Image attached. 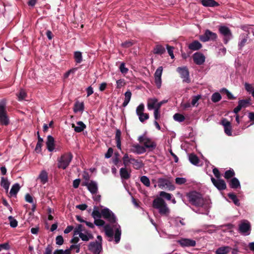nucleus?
<instances>
[{
    "label": "nucleus",
    "mask_w": 254,
    "mask_h": 254,
    "mask_svg": "<svg viewBox=\"0 0 254 254\" xmlns=\"http://www.w3.org/2000/svg\"><path fill=\"white\" fill-rule=\"evenodd\" d=\"M94 224L98 226H103L105 225V222L101 219H95Z\"/></svg>",
    "instance_id": "obj_57"
},
{
    "label": "nucleus",
    "mask_w": 254,
    "mask_h": 254,
    "mask_svg": "<svg viewBox=\"0 0 254 254\" xmlns=\"http://www.w3.org/2000/svg\"><path fill=\"white\" fill-rule=\"evenodd\" d=\"M20 188V187L18 184L16 183L14 184L10 190L9 194H10V195H16L18 191L19 190Z\"/></svg>",
    "instance_id": "obj_35"
},
{
    "label": "nucleus",
    "mask_w": 254,
    "mask_h": 254,
    "mask_svg": "<svg viewBox=\"0 0 254 254\" xmlns=\"http://www.w3.org/2000/svg\"><path fill=\"white\" fill-rule=\"evenodd\" d=\"M240 41L238 43V47L239 49H242L245 45L248 43V41L249 38L248 34H242L240 37Z\"/></svg>",
    "instance_id": "obj_17"
},
{
    "label": "nucleus",
    "mask_w": 254,
    "mask_h": 254,
    "mask_svg": "<svg viewBox=\"0 0 254 254\" xmlns=\"http://www.w3.org/2000/svg\"><path fill=\"white\" fill-rule=\"evenodd\" d=\"M221 124L223 126L225 133L228 136L232 135V126L231 123L226 119L221 120Z\"/></svg>",
    "instance_id": "obj_16"
},
{
    "label": "nucleus",
    "mask_w": 254,
    "mask_h": 254,
    "mask_svg": "<svg viewBox=\"0 0 254 254\" xmlns=\"http://www.w3.org/2000/svg\"><path fill=\"white\" fill-rule=\"evenodd\" d=\"M174 119L179 122H182L185 120V116L181 114L176 113L173 116Z\"/></svg>",
    "instance_id": "obj_48"
},
{
    "label": "nucleus",
    "mask_w": 254,
    "mask_h": 254,
    "mask_svg": "<svg viewBox=\"0 0 254 254\" xmlns=\"http://www.w3.org/2000/svg\"><path fill=\"white\" fill-rule=\"evenodd\" d=\"M121 230L120 229V227L119 228H117L115 230V241L116 243H118L121 239Z\"/></svg>",
    "instance_id": "obj_43"
},
{
    "label": "nucleus",
    "mask_w": 254,
    "mask_h": 254,
    "mask_svg": "<svg viewBox=\"0 0 254 254\" xmlns=\"http://www.w3.org/2000/svg\"><path fill=\"white\" fill-rule=\"evenodd\" d=\"M131 92L130 90H127L125 94V98L123 103V107H126L130 101L131 97Z\"/></svg>",
    "instance_id": "obj_30"
},
{
    "label": "nucleus",
    "mask_w": 254,
    "mask_h": 254,
    "mask_svg": "<svg viewBox=\"0 0 254 254\" xmlns=\"http://www.w3.org/2000/svg\"><path fill=\"white\" fill-rule=\"evenodd\" d=\"M165 186L169 189V190H175V186L172 184V183L168 180H166V185Z\"/></svg>",
    "instance_id": "obj_63"
},
{
    "label": "nucleus",
    "mask_w": 254,
    "mask_h": 254,
    "mask_svg": "<svg viewBox=\"0 0 254 254\" xmlns=\"http://www.w3.org/2000/svg\"><path fill=\"white\" fill-rule=\"evenodd\" d=\"M113 149L112 147H110L108 149L107 152L106 153L105 155V157L106 158H110L113 154Z\"/></svg>",
    "instance_id": "obj_64"
},
{
    "label": "nucleus",
    "mask_w": 254,
    "mask_h": 254,
    "mask_svg": "<svg viewBox=\"0 0 254 254\" xmlns=\"http://www.w3.org/2000/svg\"><path fill=\"white\" fill-rule=\"evenodd\" d=\"M144 111V105L143 103H141L137 107L136 109V113L138 116H140Z\"/></svg>",
    "instance_id": "obj_46"
},
{
    "label": "nucleus",
    "mask_w": 254,
    "mask_h": 254,
    "mask_svg": "<svg viewBox=\"0 0 254 254\" xmlns=\"http://www.w3.org/2000/svg\"><path fill=\"white\" fill-rule=\"evenodd\" d=\"M188 48L191 50L197 51L202 48V44L199 41L194 40L189 45Z\"/></svg>",
    "instance_id": "obj_21"
},
{
    "label": "nucleus",
    "mask_w": 254,
    "mask_h": 254,
    "mask_svg": "<svg viewBox=\"0 0 254 254\" xmlns=\"http://www.w3.org/2000/svg\"><path fill=\"white\" fill-rule=\"evenodd\" d=\"M211 181L213 185L220 191L226 189L227 186L224 180L219 179H215L213 177L211 178Z\"/></svg>",
    "instance_id": "obj_12"
},
{
    "label": "nucleus",
    "mask_w": 254,
    "mask_h": 254,
    "mask_svg": "<svg viewBox=\"0 0 254 254\" xmlns=\"http://www.w3.org/2000/svg\"><path fill=\"white\" fill-rule=\"evenodd\" d=\"M187 196L189 202L196 207H202L204 204L202 194L196 191L189 192Z\"/></svg>",
    "instance_id": "obj_2"
},
{
    "label": "nucleus",
    "mask_w": 254,
    "mask_h": 254,
    "mask_svg": "<svg viewBox=\"0 0 254 254\" xmlns=\"http://www.w3.org/2000/svg\"><path fill=\"white\" fill-rule=\"evenodd\" d=\"M73 158L71 153L67 152L62 154L57 159V167L59 169H66L69 165Z\"/></svg>",
    "instance_id": "obj_4"
},
{
    "label": "nucleus",
    "mask_w": 254,
    "mask_h": 254,
    "mask_svg": "<svg viewBox=\"0 0 254 254\" xmlns=\"http://www.w3.org/2000/svg\"><path fill=\"white\" fill-rule=\"evenodd\" d=\"M166 48L168 51V53L170 56L171 57L172 59H174L175 57L173 54V50L174 49V47L171 46L168 44L166 45Z\"/></svg>",
    "instance_id": "obj_53"
},
{
    "label": "nucleus",
    "mask_w": 254,
    "mask_h": 254,
    "mask_svg": "<svg viewBox=\"0 0 254 254\" xmlns=\"http://www.w3.org/2000/svg\"><path fill=\"white\" fill-rule=\"evenodd\" d=\"M239 104L242 108H246L251 105V99L240 100L238 102Z\"/></svg>",
    "instance_id": "obj_39"
},
{
    "label": "nucleus",
    "mask_w": 254,
    "mask_h": 254,
    "mask_svg": "<svg viewBox=\"0 0 254 254\" xmlns=\"http://www.w3.org/2000/svg\"><path fill=\"white\" fill-rule=\"evenodd\" d=\"M120 174L121 178L124 180H128L130 178L131 176L130 171L128 172L126 169V167L120 169Z\"/></svg>",
    "instance_id": "obj_22"
},
{
    "label": "nucleus",
    "mask_w": 254,
    "mask_h": 254,
    "mask_svg": "<svg viewBox=\"0 0 254 254\" xmlns=\"http://www.w3.org/2000/svg\"><path fill=\"white\" fill-rule=\"evenodd\" d=\"M78 126H76L74 124H71V127L74 128V131L76 132H81L86 128V125L81 121H79L76 123Z\"/></svg>",
    "instance_id": "obj_19"
},
{
    "label": "nucleus",
    "mask_w": 254,
    "mask_h": 254,
    "mask_svg": "<svg viewBox=\"0 0 254 254\" xmlns=\"http://www.w3.org/2000/svg\"><path fill=\"white\" fill-rule=\"evenodd\" d=\"M163 71L162 66H159L155 71L154 77H161Z\"/></svg>",
    "instance_id": "obj_58"
},
{
    "label": "nucleus",
    "mask_w": 254,
    "mask_h": 254,
    "mask_svg": "<svg viewBox=\"0 0 254 254\" xmlns=\"http://www.w3.org/2000/svg\"><path fill=\"white\" fill-rule=\"evenodd\" d=\"M141 182L146 187L150 186V180L148 178L145 176H143L140 178Z\"/></svg>",
    "instance_id": "obj_49"
},
{
    "label": "nucleus",
    "mask_w": 254,
    "mask_h": 254,
    "mask_svg": "<svg viewBox=\"0 0 254 254\" xmlns=\"http://www.w3.org/2000/svg\"><path fill=\"white\" fill-rule=\"evenodd\" d=\"M177 243L182 247H191L196 245L195 241L188 238H181L177 241Z\"/></svg>",
    "instance_id": "obj_13"
},
{
    "label": "nucleus",
    "mask_w": 254,
    "mask_h": 254,
    "mask_svg": "<svg viewBox=\"0 0 254 254\" xmlns=\"http://www.w3.org/2000/svg\"><path fill=\"white\" fill-rule=\"evenodd\" d=\"M219 33L224 36L223 42L226 44L232 37L231 30L226 26H220L218 28Z\"/></svg>",
    "instance_id": "obj_7"
},
{
    "label": "nucleus",
    "mask_w": 254,
    "mask_h": 254,
    "mask_svg": "<svg viewBox=\"0 0 254 254\" xmlns=\"http://www.w3.org/2000/svg\"><path fill=\"white\" fill-rule=\"evenodd\" d=\"M84 105L83 102L79 103L77 102L74 104V107L73 109V111L75 113H76L78 111L82 112L84 110Z\"/></svg>",
    "instance_id": "obj_37"
},
{
    "label": "nucleus",
    "mask_w": 254,
    "mask_h": 254,
    "mask_svg": "<svg viewBox=\"0 0 254 254\" xmlns=\"http://www.w3.org/2000/svg\"><path fill=\"white\" fill-rule=\"evenodd\" d=\"M221 96L218 92L213 93L211 96V101L214 103H216L221 99Z\"/></svg>",
    "instance_id": "obj_44"
},
{
    "label": "nucleus",
    "mask_w": 254,
    "mask_h": 254,
    "mask_svg": "<svg viewBox=\"0 0 254 254\" xmlns=\"http://www.w3.org/2000/svg\"><path fill=\"white\" fill-rule=\"evenodd\" d=\"M39 178L40 179L41 183L45 184L48 181V173L46 171H42L39 175Z\"/></svg>",
    "instance_id": "obj_31"
},
{
    "label": "nucleus",
    "mask_w": 254,
    "mask_h": 254,
    "mask_svg": "<svg viewBox=\"0 0 254 254\" xmlns=\"http://www.w3.org/2000/svg\"><path fill=\"white\" fill-rule=\"evenodd\" d=\"M228 196L230 199H231L233 201V202L234 203L235 205L238 206L239 205V200L235 194H234V193H229L228 194Z\"/></svg>",
    "instance_id": "obj_42"
},
{
    "label": "nucleus",
    "mask_w": 254,
    "mask_h": 254,
    "mask_svg": "<svg viewBox=\"0 0 254 254\" xmlns=\"http://www.w3.org/2000/svg\"><path fill=\"white\" fill-rule=\"evenodd\" d=\"M152 207L158 210L159 214L162 216L169 215L170 210L165 200L161 197L155 198L152 202Z\"/></svg>",
    "instance_id": "obj_1"
},
{
    "label": "nucleus",
    "mask_w": 254,
    "mask_h": 254,
    "mask_svg": "<svg viewBox=\"0 0 254 254\" xmlns=\"http://www.w3.org/2000/svg\"><path fill=\"white\" fill-rule=\"evenodd\" d=\"M235 173L234 171L233 170V169H230L229 170L225 171L224 175V177L225 178V179H226L227 180H229L231 178L232 179L233 178H234V177L235 176Z\"/></svg>",
    "instance_id": "obj_38"
},
{
    "label": "nucleus",
    "mask_w": 254,
    "mask_h": 254,
    "mask_svg": "<svg viewBox=\"0 0 254 254\" xmlns=\"http://www.w3.org/2000/svg\"><path fill=\"white\" fill-rule=\"evenodd\" d=\"M125 63H122L119 66L120 71L123 74H127L128 71V69L126 67Z\"/></svg>",
    "instance_id": "obj_51"
},
{
    "label": "nucleus",
    "mask_w": 254,
    "mask_h": 254,
    "mask_svg": "<svg viewBox=\"0 0 254 254\" xmlns=\"http://www.w3.org/2000/svg\"><path fill=\"white\" fill-rule=\"evenodd\" d=\"M91 215L94 219L100 218L102 217V212H100L97 209V207H94V209L93 210Z\"/></svg>",
    "instance_id": "obj_45"
},
{
    "label": "nucleus",
    "mask_w": 254,
    "mask_h": 254,
    "mask_svg": "<svg viewBox=\"0 0 254 254\" xmlns=\"http://www.w3.org/2000/svg\"><path fill=\"white\" fill-rule=\"evenodd\" d=\"M102 217L107 220L110 223L114 224L116 222V217L115 214L109 208H105L101 210Z\"/></svg>",
    "instance_id": "obj_8"
},
{
    "label": "nucleus",
    "mask_w": 254,
    "mask_h": 254,
    "mask_svg": "<svg viewBox=\"0 0 254 254\" xmlns=\"http://www.w3.org/2000/svg\"><path fill=\"white\" fill-rule=\"evenodd\" d=\"M123 164L125 167H127L128 163L131 162V158H129V156L127 153L125 154L123 158Z\"/></svg>",
    "instance_id": "obj_50"
},
{
    "label": "nucleus",
    "mask_w": 254,
    "mask_h": 254,
    "mask_svg": "<svg viewBox=\"0 0 254 254\" xmlns=\"http://www.w3.org/2000/svg\"><path fill=\"white\" fill-rule=\"evenodd\" d=\"M245 88L246 91L249 93H251L254 90V89L252 85L248 83H245Z\"/></svg>",
    "instance_id": "obj_60"
},
{
    "label": "nucleus",
    "mask_w": 254,
    "mask_h": 254,
    "mask_svg": "<svg viewBox=\"0 0 254 254\" xmlns=\"http://www.w3.org/2000/svg\"><path fill=\"white\" fill-rule=\"evenodd\" d=\"M138 140L141 143H143L144 147L148 148L149 151H152L156 147L155 142L152 141L150 138H148L144 136H140L138 137Z\"/></svg>",
    "instance_id": "obj_5"
},
{
    "label": "nucleus",
    "mask_w": 254,
    "mask_h": 254,
    "mask_svg": "<svg viewBox=\"0 0 254 254\" xmlns=\"http://www.w3.org/2000/svg\"><path fill=\"white\" fill-rule=\"evenodd\" d=\"M217 38L216 33L212 32L210 30L207 29L205 30V33L199 36V40L203 42H205L208 41H215Z\"/></svg>",
    "instance_id": "obj_9"
},
{
    "label": "nucleus",
    "mask_w": 254,
    "mask_h": 254,
    "mask_svg": "<svg viewBox=\"0 0 254 254\" xmlns=\"http://www.w3.org/2000/svg\"><path fill=\"white\" fill-rule=\"evenodd\" d=\"M10 124V119L6 110V103L5 100L0 102V125L7 126Z\"/></svg>",
    "instance_id": "obj_3"
},
{
    "label": "nucleus",
    "mask_w": 254,
    "mask_h": 254,
    "mask_svg": "<svg viewBox=\"0 0 254 254\" xmlns=\"http://www.w3.org/2000/svg\"><path fill=\"white\" fill-rule=\"evenodd\" d=\"M251 230V226L250 223L247 221L244 220L241 222L239 225V231L240 233L243 234L245 235H249Z\"/></svg>",
    "instance_id": "obj_11"
},
{
    "label": "nucleus",
    "mask_w": 254,
    "mask_h": 254,
    "mask_svg": "<svg viewBox=\"0 0 254 254\" xmlns=\"http://www.w3.org/2000/svg\"><path fill=\"white\" fill-rule=\"evenodd\" d=\"M231 248L229 246H223L218 248L215 251V254H228L231 251Z\"/></svg>",
    "instance_id": "obj_24"
},
{
    "label": "nucleus",
    "mask_w": 254,
    "mask_h": 254,
    "mask_svg": "<svg viewBox=\"0 0 254 254\" xmlns=\"http://www.w3.org/2000/svg\"><path fill=\"white\" fill-rule=\"evenodd\" d=\"M121 131L119 129H117L115 135L117 147L118 149H121Z\"/></svg>",
    "instance_id": "obj_26"
},
{
    "label": "nucleus",
    "mask_w": 254,
    "mask_h": 254,
    "mask_svg": "<svg viewBox=\"0 0 254 254\" xmlns=\"http://www.w3.org/2000/svg\"><path fill=\"white\" fill-rule=\"evenodd\" d=\"M154 117L155 119V120H158L160 118V109L155 108L154 109Z\"/></svg>",
    "instance_id": "obj_62"
},
{
    "label": "nucleus",
    "mask_w": 254,
    "mask_h": 254,
    "mask_svg": "<svg viewBox=\"0 0 254 254\" xmlns=\"http://www.w3.org/2000/svg\"><path fill=\"white\" fill-rule=\"evenodd\" d=\"M177 71L180 74V77L183 79V82L190 83L191 82L190 77V72L186 66L178 67Z\"/></svg>",
    "instance_id": "obj_6"
},
{
    "label": "nucleus",
    "mask_w": 254,
    "mask_h": 254,
    "mask_svg": "<svg viewBox=\"0 0 254 254\" xmlns=\"http://www.w3.org/2000/svg\"><path fill=\"white\" fill-rule=\"evenodd\" d=\"M53 248L51 245H48L44 254H52Z\"/></svg>",
    "instance_id": "obj_61"
},
{
    "label": "nucleus",
    "mask_w": 254,
    "mask_h": 254,
    "mask_svg": "<svg viewBox=\"0 0 254 254\" xmlns=\"http://www.w3.org/2000/svg\"><path fill=\"white\" fill-rule=\"evenodd\" d=\"M9 221V224L12 228H15L17 226L18 222L12 216H9L8 217Z\"/></svg>",
    "instance_id": "obj_47"
},
{
    "label": "nucleus",
    "mask_w": 254,
    "mask_h": 254,
    "mask_svg": "<svg viewBox=\"0 0 254 254\" xmlns=\"http://www.w3.org/2000/svg\"><path fill=\"white\" fill-rule=\"evenodd\" d=\"M74 59L76 64H80L82 61V53L79 51H75L73 54Z\"/></svg>",
    "instance_id": "obj_33"
},
{
    "label": "nucleus",
    "mask_w": 254,
    "mask_h": 254,
    "mask_svg": "<svg viewBox=\"0 0 254 254\" xmlns=\"http://www.w3.org/2000/svg\"><path fill=\"white\" fill-rule=\"evenodd\" d=\"M165 48L161 45H157L153 49V53L155 54L161 55L165 53Z\"/></svg>",
    "instance_id": "obj_27"
},
{
    "label": "nucleus",
    "mask_w": 254,
    "mask_h": 254,
    "mask_svg": "<svg viewBox=\"0 0 254 254\" xmlns=\"http://www.w3.org/2000/svg\"><path fill=\"white\" fill-rule=\"evenodd\" d=\"M158 102L157 99L155 98H149L147 100V108L149 110H152L153 109H155L156 107V105Z\"/></svg>",
    "instance_id": "obj_23"
},
{
    "label": "nucleus",
    "mask_w": 254,
    "mask_h": 254,
    "mask_svg": "<svg viewBox=\"0 0 254 254\" xmlns=\"http://www.w3.org/2000/svg\"><path fill=\"white\" fill-rule=\"evenodd\" d=\"M192 59L194 63L197 65L203 64L205 61L204 55L200 52H196L192 56Z\"/></svg>",
    "instance_id": "obj_15"
},
{
    "label": "nucleus",
    "mask_w": 254,
    "mask_h": 254,
    "mask_svg": "<svg viewBox=\"0 0 254 254\" xmlns=\"http://www.w3.org/2000/svg\"><path fill=\"white\" fill-rule=\"evenodd\" d=\"M159 195L161 197H164L166 198L167 200H170L172 198V194L169 193H167L165 191H160Z\"/></svg>",
    "instance_id": "obj_52"
},
{
    "label": "nucleus",
    "mask_w": 254,
    "mask_h": 254,
    "mask_svg": "<svg viewBox=\"0 0 254 254\" xmlns=\"http://www.w3.org/2000/svg\"><path fill=\"white\" fill-rule=\"evenodd\" d=\"M0 185L5 190L6 192L8 191L10 185V183L8 182L7 178L4 177L1 178Z\"/></svg>",
    "instance_id": "obj_34"
},
{
    "label": "nucleus",
    "mask_w": 254,
    "mask_h": 254,
    "mask_svg": "<svg viewBox=\"0 0 254 254\" xmlns=\"http://www.w3.org/2000/svg\"><path fill=\"white\" fill-rule=\"evenodd\" d=\"M201 4L205 7H217L219 5L218 2L214 0H201Z\"/></svg>",
    "instance_id": "obj_20"
},
{
    "label": "nucleus",
    "mask_w": 254,
    "mask_h": 254,
    "mask_svg": "<svg viewBox=\"0 0 254 254\" xmlns=\"http://www.w3.org/2000/svg\"><path fill=\"white\" fill-rule=\"evenodd\" d=\"M17 96L18 97V101H22L27 97V93L24 89H21L17 94Z\"/></svg>",
    "instance_id": "obj_40"
},
{
    "label": "nucleus",
    "mask_w": 254,
    "mask_h": 254,
    "mask_svg": "<svg viewBox=\"0 0 254 254\" xmlns=\"http://www.w3.org/2000/svg\"><path fill=\"white\" fill-rule=\"evenodd\" d=\"M139 120L141 123H143L145 120L149 119V116L147 113H143L140 116H138Z\"/></svg>",
    "instance_id": "obj_55"
},
{
    "label": "nucleus",
    "mask_w": 254,
    "mask_h": 254,
    "mask_svg": "<svg viewBox=\"0 0 254 254\" xmlns=\"http://www.w3.org/2000/svg\"><path fill=\"white\" fill-rule=\"evenodd\" d=\"M83 186H86L87 187L88 190L92 194H95L98 191V187L97 183L93 181H91L90 183L87 182H84L82 183Z\"/></svg>",
    "instance_id": "obj_14"
},
{
    "label": "nucleus",
    "mask_w": 254,
    "mask_h": 254,
    "mask_svg": "<svg viewBox=\"0 0 254 254\" xmlns=\"http://www.w3.org/2000/svg\"><path fill=\"white\" fill-rule=\"evenodd\" d=\"M104 231L107 236L113 238L114 236L113 229L109 224H106L104 226Z\"/></svg>",
    "instance_id": "obj_28"
},
{
    "label": "nucleus",
    "mask_w": 254,
    "mask_h": 254,
    "mask_svg": "<svg viewBox=\"0 0 254 254\" xmlns=\"http://www.w3.org/2000/svg\"><path fill=\"white\" fill-rule=\"evenodd\" d=\"M56 243L58 245H62L64 243V239L63 237L61 236H58L56 238Z\"/></svg>",
    "instance_id": "obj_59"
},
{
    "label": "nucleus",
    "mask_w": 254,
    "mask_h": 254,
    "mask_svg": "<svg viewBox=\"0 0 254 254\" xmlns=\"http://www.w3.org/2000/svg\"><path fill=\"white\" fill-rule=\"evenodd\" d=\"M189 159L190 162L194 165H198L199 162L198 157L193 153H191L189 155Z\"/></svg>",
    "instance_id": "obj_29"
},
{
    "label": "nucleus",
    "mask_w": 254,
    "mask_h": 254,
    "mask_svg": "<svg viewBox=\"0 0 254 254\" xmlns=\"http://www.w3.org/2000/svg\"><path fill=\"white\" fill-rule=\"evenodd\" d=\"M131 162H130V163L132 164L134 168L136 169H140L142 167V163L138 160L134 158H131Z\"/></svg>",
    "instance_id": "obj_41"
},
{
    "label": "nucleus",
    "mask_w": 254,
    "mask_h": 254,
    "mask_svg": "<svg viewBox=\"0 0 254 254\" xmlns=\"http://www.w3.org/2000/svg\"><path fill=\"white\" fill-rule=\"evenodd\" d=\"M132 147L135 149V150L134 152L139 154L145 153L146 151V149L144 146H141L139 144H134L132 145Z\"/></svg>",
    "instance_id": "obj_36"
},
{
    "label": "nucleus",
    "mask_w": 254,
    "mask_h": 254,
    "mask_svg": "<svg viewBox=\"0 0 254 254\" xmlns=\"http://www.w3.org/2000/svg\"><path fill=\"white\" fill-rule=\"evenodd\" d=\"M187 180L184 178H176L175 179V182L178 185H183L186 183Z\"/></svg>",
    "instance_id": "obj_56"
},
{
    "label": "nucleus",
    "mask_w": 254,
    "mask_h": 254,
    "mask_svg": "<svg viewBox=\"0 0 254 254\" xmlns=\"http://www.w3.org/2000/svg\"><path fill=\"white\" fill-rule=\"evenodd\" d=\"M229 185L231 188L237 189L240 187V183L238 179L236 178H233L229 181Z\"/></svg>",
    "instance_id": "obj_25"
},
{
    "label": "nucleus",
    "mask_w": 254,
    "mask_h": 254,
    "mask_svg": "<svg viewBox=\"0 0 254 254\" xmlns=\"http://www.w3.org/2000/svg\"><path fill=\"white\" fill-rule=\"evenodd\" d=\"M47 149L50 151H53L55 149V139L51 135H48L46 141Z\"/></svg>",
    "instance_id": "obj_18"
},
{
    "label": "nucleus",
    "mask_w": 254,
    "mask_h": 254,
    "mask_svg": "<svg viewBox=\"0 0 254 254\" xmlns=\"http://www.w3.org/2000/svg\"><path fill=\"white\" fill-rule=\"evenodd\" d=\"M88 250L93 254H99L102 251V243L91 242L88 246Z\"/></svg>",
    "instance_id": "obj_10"
},
{
    "label": "nucleus",
    "mask_w": 254,
    "mask_h": 254,
    "mask_svg": "<svg viewBox=\"0 0 254 254\" xmlns=\"http://www.w3.org/2000/svg\"><path fill=\"white\" fill-rule=\"evenodd\" d=\"M166 180L164 178H159L158 180V187L160 188L163 189L165 187V185H166Z\"/></svg>",
    "instance_id": "obj_54"
},
{
    "label": "nucleus",
    "mask_w": 254,
    "mask_h": 254,
    "mask_svg": "<svg viewBox=\"0 0 254 254\" xmlns=\"http://www.w3.org/2000/svg\"><path fill=\"white\" fill-rule=\"evenodd\" d=\"M80 244L78 245H72L70 246L69 249L64 251V254H71V251L76 248V253H78L80 251Z\"/></svg>",
    "instance_id": "obj_32"
}]
</instances>
